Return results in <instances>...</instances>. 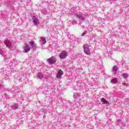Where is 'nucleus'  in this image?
<instances>
[{
  "label": "nucleus",
  "mask_w": 129,
  "mask_h": 129,
  "mask_svg": "<svg viewBox=\"0 0 129 129\" xmlns=\"http://www.w3.org/2000/svg\"><path fill=\"white\" fill-rule=\"evenodd\" d=\"M37 77L39 78V79H42L44 78V76H43V74L41 73H38L37 74Z\"/></svg>",
  "instance_id": "nucleus-10"
},
{
  "label": "nucleus",
  "mask_w": 129,
  "mask_h": 129,
  "mask_svg": "<svg viewBox=\"0 0 129 129\" xmlns=\"http://www.w3.org/2000/svg\"><path fill=\"white\" fill-rule=\"evenodd\" d=\"M30 45L31 47H32L36 43L34 42V41H32L30 42H29Z\"/></svg>",
  "instance_id": "nucleus-16"
},
{
  "label": "nucleus",
  "mask_w": 129,
  "mask_h": 129,
  "mask_svg": "<svg viewBox=\"0 0 129 129\" xmlns=\"http://www.w3.org/2000/svg\"><path fill=\"white\" fill-rule=\"evenodd\" d=\"M33 22L34 25H38L39 24V19L36 17V16H33L32 17Z\"/></svg>",
  "instance_id": "nucleus-6"
},
{
  "label": "nucleus",
  "mask_w": 129,
  "mask_h": 129,
  "mask_svg": "<svg viewBox=\"0 0 129 129\" xmlns=\"http://www.w3.org/2000/svg\"><path fill=\"white\" fill-rule=\"evenodd\" d=\"M19 106H18V104H14L11 106V108L12 109H17L18 108Z\"/></svg>",
  "instance_id": "nucleus-9"
},
{
  "label": "nucleus",
  "mask_w": 129,
  "mask_h": 129,
  "mask_svg": "<svg viewBox=\"0 0 129 129\" xmlns=\"http://www.w3.org/2000/svg\"><path fill=\"white\" fill-rule=\"evenodd\" d=\"M57 61L56 57L54 56H52L51 57L49 58L48 59V61L49 64H54Z\"/></svg>",
  "instance_id": "nucleus-3"
},
{
  "label": "nucleus",
  "mask_w": 129,
  "mask_h": 129,
  "mask_svg": "<svg viewBox=\"0 0 129 129\" xmlns=\"http://www.w3.org/2000/svg\"><path fill=\"white\" fill-rule=\"evenodd\" d=\"M64 74L63 71L61 70H59L57 74H56V78L60 79L62 77V75Z\"/></svg>",
  "instance_id": "nucleus-5"
},
{
  "label": "nucleus",
  "mask_w": 129,
  "mask_h": 129,
  "mask_svg": "<svg viewBox=\"0 0 129 129\" xmlns=\"http://www.w3.org/2000/svg\"><path fill=\"white\" fill-rule=\"evenodd\" d=\"M5 44L6 45V47H7V48H9V47L12 46V42L7 40L5 41Z\"/></svg>",
  "instance_id": "nucleus-7"
},
{
  "label": "nucleus",
  "mask_w": 129,
  "mask_h": 129,
  "mask_svg": "<svg viewBox=\"0 0 129 129\" xmlns=\"http://www.w3.org/2000/svg\"><path fill=\"white\" fill-rule=\"evenodd\" d=\"M112 70H113V71L116 72V71H117V67H116V66H114L113 67Z\"/></svg>",
  "instance_id": "nucleus-17"
},
{
  "label": "nucleus",
  "mask_w": 129,
  "mask_h": 129,
  "mask_svg": "<svg viewBox=\"0 0 129 129\" xmlns=\"http://www.w3.org/2000/svg\"><path fill=\"white\" fill-rule=\"evenodd\" d=\"M77 18L79 19L80 21H84L85 18L81 15H78Z\"/></svg>",
  "instance_id": "nucleus-11"
},
{
  "label": "nucleus",
  "mask_w": 129,
  "mask_h": 129,
  "mask_svg": "<svg viewBox=\"0 0 129 129\" xmlns=\"http://www.w3.org/2000/svg\"><path fill=\"white\" fill-rule=\"evenodd\" d=\"M67 52L66 51H62L60 53H59V57L60 59H65L67 57Z\"/></svg>",
  "instance_id": "nucleus-2"
},
{
  "label": "nucleus",
  "mask_w": 129,
  "mask_h": 129,
  "mask_svg": "<svg viewBox=\"0 0 129 129\" xmlns=\"http://www.w3.org/2000/svg\"><path fill=\"white\" fill-rule=\"evenodd\" d=\"M32 48L33 50H36L37 49V44L35 43Z\"/></svg>",
  "instance_id": "nucleus-19"
},
{
  "label": "nucleus",
  "mask_w": 129,
  "mask_h": 129,
  "mask_svg": "<svg viewBox=\"0 0 129 129\" xmlns=\"http://www.w3.org/2000/svg\"><path fill=\"white\" fill-rule=\"evenodd\" d=\"M122 84V85H124V86H128V85L124 82H123Z\"/></svg>",
  "instance_id": "nucleus-20"
},
{
  "label": "nucleus",
  "mask_w": 129,
  "mask_h": 129,
  "mask_svg": "<svg viewBox=\"0 0 129 129\" xmlns=\"http://www.w3.org/2000/svg\"><path fill=\"white\" fill-rule=\"evenodd\" d=\"M123 78H124V79L127 78V77H128V74H123Z\"/></svg>",
  "instance_id": "nucleus-18"
},
{
  "label": "nucleus",
  "mask_w": 129,
  "mask_h": 129,
  "mask_svg": "<svg viewBox=\"0 0 129 129\" xmlns=\"http://www.w3.org/2000/svg\"><path fill=\"white\" fill-rule=\"evenodd\" d=\"M30 45L31 47H32L36 43L34 42V41H32L30 42H29Z\"/></svg>",
  "instance_id": "nucleus-15"
},
{
  "label": "nucleus",
  "mask_w": 129,
  "mask_h": 129,
  "mask_svg": "<svg viewBox=\"0 0 129 129\" xmlns=\"http://www.w3.org/2000/svg\"><path fill=\"white\" fill-rule=\"evenodd\" d=\"M70 23H72V25H75V24L77 23L76 21H72V22H71V21H70Z\"/></svg>",
  "instance_id": "nucleus-21"
},
{
  "label": "nucleus",
  "mask_w": 129,
  "mask_h": 129,
  "mask_svg": "<svg viewBox=\"0 0 129 129\" xmlns=\"http://www.w3.org/2000/svg\"><path fill=\"white\" fill-rule=\"evenodd\" d=\"M84 53L87 55H89L90 54V49H89V45L88 44H84L83 45Z\"/></svg>",
  "instance_id": "nucleus-1"
},
{
  "label": "nucleus",
  "mask_w": 129,
  "mask_h": 129,
  "mask_svg": "<svg viewBox=\"0 0 129 129\" xmlns=\"http://www.w3.org/2000/svg\"><path fill=\"white\" fill-rule=\"evenodd\" d=\"M24 51L25 53H27V52H29L31 51V47L28 45V44H25L24 46Z\"/></svg>",
  "instance_id": "nucleus-4"
},
{
  "label": "nucleus",
  "mask_w": 129,
  "mask_h": 129,
  "mask_svg": "<svg viewBox=\"0 0 129 129\" xmlns=\"http://www.w3.org/2000/svg\"><path fill=\"white\" fill-rule=\"evenodd\" d=\"M111 83L113 84H115V83H117V80H116V78L112 79V80H111Z\"/></svg>",
  "instance_id": "nucleus-14"
},
{
  "label": "nucleus",
  "mask_w": 129,
  "mask_h": 129,
  "mask_svg": "<svg viewBox=\"0 0 129 129\" xmlns=\"http://www.w3.org/2000/svg\"><path fill=\"white\" fill-rule=\"evenodd\" d=\"M80 96V93H76L74 95V97L76 99V98H78Z\"/></svg>",
  "instance_id": "nucleus-13"
},
{
  "label": "nucleus",
  "mask_w": 129,
  "mask_h": 129,
  "mask_svg": "<svg viewBox=\"0 0 129 129\" xmlns=\"http://www.w3.org/2000/svg\"><path fill=\"white\" fill-rule=\"evenodd\" d=\"M41 43L43 45L46 44V38L41 37Z\"/></svg>",
  "instance_id": "nucleus-12"
},
{
  "label": "nucleus",
  "mask_w": 129,
  "mask_h": 129,
  "mask_svg": "<svg viewBox=\"0 0 129 129\" xmlns=\"http://www.w3.org/2000/svg\"><path fill=\"white\" fill-rule=\"evenodd\" d=\"M0 54L1 55H3V54H4V51L2 50V49H0Z\"/></svg>",
  "instance_id": "nucleus-22"
},
{
  "label": "nucleus",
  "mask_w": 129,
  "mask_h": 129,
  "mask_svg": "<svg viewBox=\"0 0 129 129\" xmlns=\"http://www.w3.org/2000/svg\"><path fill=\"white\" fill-rule=\"evenodd\" d=\"M85 35H86V32H83V34H82V36H85Z\"/></svg>",
  "instance_id": "nucleus-23"
},
{
  "label": "nucleus",
  "mask_w": 129,
  "mask_h": 129,
  "mask_svg": "<svg viewBox=\"0 0 129 129\" xmlns=\"http://www.w3.org/2000/svg\"><path fill=\"white\" fill-rule=\"evenodd\" d=\"M116 0H110V3H114Z\"/></svg>",
  "instance_id": "nucleus-24"
},
{
  "label": "nucleus",
  "mask_w": 129,
  "mask_h": 129,
  "mask_svg": "<svg viewBox=\"0 0 129 129\" xmlns=\"http://www.w3.org/2000/svg\"><path fill=\"white\" fill-rule=\"evenodd\" d=\"M101 102L103 104H106L107 105H109V102H108L107 100L104 99V98H102L101 99Z\"/></svg>",
  "instance_id": "nucleus-8"
}]
</instances>
